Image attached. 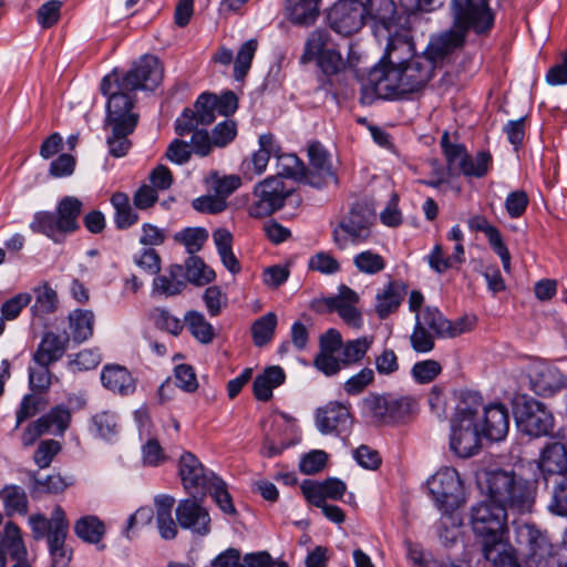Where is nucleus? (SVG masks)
<instances>
[{
    "label": "nucleus",
    "instance_id": "f257e3e1",
    "mask_svg": "<svg viewBox=\"0 0 567 567\" xmlns=\"http://www.w3.org/2000/svg\"><path fill=\"white\" fill-rule=\"evenodd\" d=\"M450 12L453 19L452 28L439 35L432 44L436 55L461 48L470 31L481 35L488 33L494 25V14L488 0H451Z\"/></svg>",
    "mask_w": 567,
    "mask_h": 567
},
{
    "label": "nucleus",
    "instance_id": "f03ea898",
    "mask_svg": "<svg viewBox=\"0 0 567 567\" xmlns=\"http://www.w3.org/2000/svg\"><path fill=\"white\" fill-rule=\"evenodd\" d=\"M487 496L508 513L524 515L535 506L538 483L514 471L495 470L486 474Z\"/></svg>",
    "mask_w": 567,
    "mask_h": 567
},
{
    "label": "nucleus",
    "instance_id": "7ed1b4c3",
    "mask_svg": "<svg viewBox=\"0 0 567 567\" xmlns=\"http://www.w3.org/2000/svg\"><path fill=\"white\" fill-rule=\"evenodd\" d=\"M482 399L475 392L465 393L455 409L451 422L450 447L460 457H470L481 447L482 432L476 414Z\"/></svg>",
    "mask_w": 567,
    "mask_h": 567
},
{
    "label": "nucleus",
    "instance_id": "20e7f679",
    "mask_svg": "<svg viewBox=\"0 0 567 567\" xmlns=\"http://www.w3.org/2000/svg\"><path fill=\"white\" fill-rule=\"evenodd\" d=\"M29 523L35 539L47 538L52 559L51 567H68L71 550L65 546L69 522L63 508L56 505L50 518L42 514L31 515Z\"/></svg>",
    "mask_w": 567,
    "mask_h": 567
},
{
    "label": "nucleus",
    "instance_id": "39448f33",
    "mask_svg": "<svg viewBox=\"0 0 567 567\" xmlns=\"http://www.w3.org/2000/svg\"><path fill=\"white\" fill-rule=\"evenodd\" d=\"M508 512L491 498L480 502L471 509L473 533L481 539L483 549L499 546L508 537Z\"/></svg>",
    "mask_w": 567,
    "mask_h": 567
},
{
    "label": "nucleus",
    "instance_id": "423d86ee",
    "mask_svg": "<svg viewBox=\"0 0 567 567\" xmlns=\"http://www.w3.org/2000/svg\"><path fill=\"white\" fill-rule=\"evenodd\" d=\"M136 90H124L121 87V79L117 71L114 70L106 74L101 81V92L109 96L106 103L105 124L126 125L128 121H133L137 125L138 114L132 112L134 106V92Z\"/></svg>",
    "mask_w": 567,
    "mask_h": 567
},
{
    "label": "nucleus",
    "instance_id": "0eeeda50",
    "mask_svg": "<svg viewBox=\"0 0 567 567\" xmlns=\"http://www.w3.org/2000/svg\"><path fill=\"white\" fill-rule=\"evenodd\" d=\"M374 221L373 212L364 204H354L332 231L333 243L340 249L349 244H361L371 236Z\"/></svg>",
    "mask_w": 567,
    "mask_h": 567
},
{
    "label": "nucleus",
    "instance_id": "6e6552de",
    "mask_svg": "<svg viewBox=\"0 0 567 567\" xmlns=\"http://www.w3.org/2000/svg\"><path fill=\"white\" fill-rule=\"evenodd\" d=\"M515 416L522 432L534 437L549 435L554 429L551 411L545 403L527 395L516 399Z\"/></svg>",
    "mask_w": 567,
    "mask_h": 567
},
{
    "label": "nucleus",
    "instance_id": "1a4fd4ad",
    "mask_svg": "<svg viewBox=\"0 0 567 567\" xmlns=\"http://www.w3.org/2000/svg\"><path fill=\"white\" fill-rule=\"evenodd\" d=\"M427 487L436 507L449 514L464 502V487L458 472L442 467L427 481Z\"/></svg>",
    "mask_w": 567,
    "mask_h": 567
},
{
    "label": "nucleus",
    "instance_id": "9d476101",
    "mask_svg": "<svg viewBox=\"0 0 567 567\" xmlns=\"http://www.w3.org/2000/svg\"><path fill=\"white\" fill-rule=\"evenodd\" d=\"M292 188H287L278 176H269L254 187V200L248 214L254 218H264L281 209Z\"/></svg>",
    "mask_w": 567,
    "mask_h": 567
},
{
    "label": "nucleus",
    "instance_id": "9b49d317",
    "mask_svg": "<svg viewBox=\"0 0 567 567\" xmlns=\"http://www.w3.org/2000/svg\"><path fill=\"white\" fill-rule=\"evenodd\" d=\"M436 40H431L426 55L412 56L403 66L400 68L403 87L406 94L421 90L432 78L434 71V63L450 54L446 52L442 55H436L432 50V44Z\"/></svg>",
    "mask_w": 567,
    "mask_h": 567
},
{
    "label": "nucleus",
    "instance_id": "f8f14e48",
    "mask_svg": "<svg viewBox=\"0 0 567 567\" xmlns=\"http://www.w3.org/2000/svg\"><path fill=\"white\" fill-rule=\"evenodd\" d=\"M120 79L124 90H154L163 79V68L155 55L145 54Z\"/></svg>",
    "mask_w": 567,
    "mask_h": 567
},
{
    "label": "nucleus",
    "instance_id": "ddd939ff",
    "mask_svg": "<svg viewBox=\"0 0 567 567\" xmlns=\"http://www.w3.org/2000/svg\"><path fill=\"white\" fill-rule=\"evenodd\" d=\"M362 0H339L329 12L331 28L339 34L350 35L365 23Z\"/></svg>",
    "mask_w": 567,
    "mask_h": 567
},
{
    "label": "nucleus",
    "instance_id": "4468645a",
    "mask_svg": "<svg viewBox=\"0 0 567 567\" xmlns=\"http://www.w3.org/2000/svg\"><path fill=\"white\" fill-rule=\"evenodd\" d=\"M402 85L400 68L380 63L368 74L367 86L380 99L394 100L405 96L406 92Z\"/></svg>",
    "mask_w": 567,
    "mask_h": 567
},
{
    "label": "nucleus",
    "instance_id": "2eb2a0df",
    "mask_svg": "<svg viewBox=\"0 0 567 567\" xmlns=\"http://www.w3.org/2000/svg\"><path fill=\"white\" fill-rule=\"evenodd\" d=\"M352 424L349 406L340 402H329L316 411V426L321 434H347Z\"/></svg>",
    "mask_w": 567,
    "mask_h": 567
},
{
    "label": "nucleus",
    "instance_id": "dca6fc26",
    "mask_svg": "<svg viewBox=\"0 0 567 567\" xmlns=\"http://www.w3.org/2000/svg\"><path fill=\"white\" fill-rule=\"evenodd\" d=\"M308 158L310 168H306V184L315 188H322L330 183H337L330 154L319 142L309 144Z\"/></svg>",
    "mask_w": 567,
    "mask_h": 567
},
{
    "label": "nucleus",
    "instance_id": "f3484780",
    "mask_svg": "<svg viewBox=\"0 0 567 567\" xmlns=\"http://www.w3.org/2000/svg\"><path fill=\"white\" fill-rule=\"evenodd\" d=\"M559 436L563 442L547 443L539 453L537 467L547 485L551 478L567 475V436L563 431Z\"/></svg>",
    "mask_w": 567,
    "mask_h": 567
},
{
    "label": "nucleus",
    "instance_id": "a211bd4d",
    "mask_svg": "<svg viewBox=\"0 0 567 567\" xmlns=\"http://www.w3.org/2000/svg\"><path fill=\"white\" fill-rule=\"evenodd\" d=\"M322 301L330 312H337L349 327L360 329L363 326L362 313L357 308L360 297L348 286L341 285L338 295L327 297Z\"/></svg>",
    "mask_w": 567,
    "mask_h": 567
},
{
    "label": "nucleus",
    "instance_id": "6ab92c4d",
    "mask_svg": "<svg viewBox=\"0 0 567 567\" xmlns=\"http://www.w3.org/2000/svg\"><path fill=\"white\" fill-rule=\"evenodd\" d=\"M441 146L450 168L457 167L464 175L474 177H483L487 173L492 162V156L489 153H477V165L480 168L475 172L468 162H465V158L468 155L466 148L462 144L450 143V136L447 132H444L441 137Z\"/></svg>",
    "mask_w": 567,
    "mask_h": 567
},
{
    "label": "nucleus",
    "instance_id": "aec40b11",
    "mask_svg": "<svg viewBox=\"0 0 567 567\" xmlns=\"http://www.w3.org/2000/svg\"><path fill=\"white\" fill-rule=\"evenodd\" d=\"M179 476L189 493L206 495L209 484L217 477L214 472L206 470L192 453L185 452L179 458Z\"/></svg>",
    "mask_w": 567,
    "mask_h": 567
},
{
    "label": "nucleus",
    "instance_id": "412c9836",
    "mask_svg": "<svg viewBox=\"0 0 567 567\" xmlns=\"http://www.w3.org/2000/svg\"><path fill=\"white\" fill-rule=\"evenodd\" d=\"M342 336L337 329H329L319 339V353L313 360V365L327 377L340 372L339 358L336 353L342 350Z\"/></svg>",
    "mask_w": 567,
    "mask_h": 567
},
{
    "label": "nucleus",
    "instance_id": "4be33fe9",
    "mask_svg": "<svg viewBox=\"0 0 567 567\" xmlns=\"http://www.w3.org/2000/svg\"><path fill=\"white\" fill-rule=\"evenodd\" d=\"M532 390L540 396H551L565 386L561 372L546 362H536L528 372Z\"/></svg>",
    "mask_w": 567,
    "mask_h": 567
},
{
    "label": "nucleus",
    "instance_id": "5701e85b",
    "mask_svg": "<svg viewBox=\"0 0 567 567\" xmlns=\"http://www.w3.org/2000/svg\"><path fill=\"white\" fill-rule=\"evenodd\" d=\"M478 427L489 441H503L509 430V413L503 403H492L483 409Z\"/></svg>",
    "mask_w": 567,
    "mask_h": 567
},
{
    "label": "nucleus",
    "instance_id": "b1692460",
    "mask_svg": "<svg viewBox=\"0 0 567 567\" xmlns=\"http://www.w3.org/2000/svg\"><path fill=\"white\" fill-rule=\"evenodd\" d=\"M176 518L182 528L192 529L199 535H206L209 532V514L195 498L179 502Z\"/></svg>",
    "mask_w": 567,
    "mask_h": 567
},
{
    "label": "nucleus",
    "instance_id": "393cba45",
    "mask_svg": "<svg viewBox=\"0 0 567 567\" xmlns=\"http://www.w3.org/2000/svg\"><path fill=\"white\" fill-rule=\"evenodd\" d=\"M406 290L408 286L403 281L392 280L377 291L374 311L379 319L384 320L399 310Z\"/></svg>",
    "mask_w": 567,
    "mask_h": 567
},
{
    "label": "nucleus",
    "instance_id": "a878e982",
    "mask_svg": "<svg viewBox=\"0 0 567 567\" xmlns=\"http://www.w3.org/2000/svg\"><path fill=\"white\" fill-rule=\"evenodd\" d=\"M101 382L105 389L120 395H131L136 390V380L125 367L118 364L105 365Z\"/></svg>",
    "mask_w": 567,
    "mask_h": 567
},
{
    "label": "nucleus",
    "instance_id": "bb28decb",
    "mask_svg": "<svg viewBox=\"0 0 567 567\" xmlns=\"http://www.w3.org/2000/svg\"><path fill=\"white\" fill-rule=\"evenodd\" d=\"M70 337L59 336L54 332H45L37 351L33 354V361L41 364H51L59 361L65 353Z\"/></svg>",
    "mask_w": 567,
    "mask_h": 567
},
{
    "label": "nucleus",
    "instance_id": "cd10ccee",
    "mask_svg": "<svg viewBox=\"0 0 567 567\" xmlns=\"http://www.w3.org/2000/svg\"><path fill=\"white\" fill-rule=\"evenodd\" d=\"M346 488V484L338 478H327L320 483L305 481L302 484V492L311 504H321L327 498L339 499Z\"/></svg>",
    "mask_w": 567,
    "mask_h": 567
},
{
    "label": "nucleus",
    "instance_id": "c85d7f7f",
    "mask_svg": "<svg viewBox=\"0 0 567 567\" xmlns=\"http://www.w3.org/2000/svg\"><path fill=\"white\" fill-rule=\"evenodd\" d=\"M7 553L14 560H21L27 556L20 528L12 522H8L0 533V567H6Z\"/></svg>",
    "mask_w": 567,
    "mask_h": 567
},
{
    "label": "nucleus",
    "instance_id": "c756f323",
    "mask_svg": "<svg viewBox=\"0 0 567 567\" xmlns=\"http://www.w3.org/2000/svg\"><path fill=\"white\" fill-rule=\"evenodd\" d=\"M412 50L413 45L406 37L392 34L391 31H389L381 64L391 68H401L411 59Z\"/></svg>",
    "mask_w": 567,
    "mask_h": 567
},
{
    "label": "nucleus",
    "instance_id": "7c9ffc66",
    "mask_svg": "<svg viewBox=\"0 0 567 567\" xmlns=\"http://www.w3.org/2000/svg\"><path fill=\"white\" fill-rule=\"evenodd\" d=\"M362 4L365 21L371 20L377 30L381 27L386 32L391 31L396 13L393 0H362Z\"/></svg>",
    "mask_w": 567,
    "mask_h": 567
},
{
    "label": "nucleus",
    "instance_id": "2f4dec72",
    "mask_svg": "<svg viewBox=\"0 0 567 567\" xmlns=\"http://www.w3.org/2000/svg\"><path fill=\"white\" fill-rule=\"evenodd\" d=\"M184 267L178 264L171 265L167 272L153 280V293L165 297L177 296L186 288Z\"/></svg>",
    "mask_w": 567,
    "mask_h": 567
},
{
    "label": "nucleus",
    "instance_id": "473e14b6",
    "mask_svg": "<svg viewBox=\"0 0 567 567\" xmlns=\"http://www.w3.org/2000/svg\"><path fill=\"white\" fill-rule=\"evenodd\" d=\"M105 127H111V133L106 137L109 154L113 157L125 156L132 147V142L128 136L134 132L136 125L133 121H128L126 125L122 124H105Z\"/></svg>",
    "mask_w": 567,
    "mask_h": 567
},
{
    "label": "nucleus",
    "instance_id": "72a5a7b5",
    "mask_svg": "<svg viewBox=\"0 0 567 567\" xmlns=\"http://www.w3.org/2000/svg\"><path fill=\"white\" fill-rule=\"evenodd\" d=\"M320 0H287L288 19L296 25L309 27L319 17Z\"/></svg>",
    "mask_w": 567,
    "mask_h": 567
},
{
    "label": "nucleus",
    "instance_id": "f704fd0d",
    "mask_svg": "<svg viewBox=\"0 0 567 567\" xmlns=\"http://www.w3.org/2000/svg\"><path fill=\"white\" fill-rule=\"evenodd\" d=\"M284 370L278 365L267 368L254 380V394L259 401H268L272 396V390L285 382Z\"/></svg>",
    "mask_w": 567,
    "mask_h": 567
},
{
    "label": "nucleus",
    "instance_id": "c9c22d12",
    "mask_svg": "<svg viewBox=\"0 0 567 567\" xmlns=\"http://www.w3.org/2000/svg\"><path fill=\"white\" fill-rule=\"evenodd\" d=\"M174 503V497L168 495H161L155 498L156 525L161 537L164 539H173L177 535L176 524L172 517Z\"/></svg>",
    "mask_w": 567,
    "mask_h": 567
},
{
    "label": "nucleus",
    "instance_id": "e433bc0d",
    "mask_svg": "<svg viewBox=\"0 0 567 567\" xmlns=\"http://www.w3.org/2000/svg\"><path fill=\"white\" fill-rule=\"evenodd\" d=\"M280 152V147L277 144L272 134H262L259 136V150L256 151L249 162H247L248 169L251 166L254 174H262L268 165L270 156L277 155Z\"/></svg>",
    "mask_w": 567,
    "mask_h": 567
},
{
    "label": "nucleus",
    "instance_id": "4c0bfd02",
    "mask_svg": "<svg viewBox=\"0 0 567 567\" xmlns=\"http://www.w3.org/2000/svg\"><path fill=\"white\" fill-rule=\"evenodd\" d=\"M82 210V203L73 196L63 197L56 207V217L60 221V229L65 234L73 233L79 228L78 218Z\"/></svg>",
    "mask_w": 567,
    "mask_h": 567
},
{
    "label": "nucleus",
    "instance_id": "58836bf2",
    "mask_svg": "<svg viewBox=\"0 0 567 567\" xmlns=\"http://www.w3.org/2000/svg\"><path fill=\"white\" fill-rule=\"evenodd\" d=\"M94 313L91 310L76 309L69 315V326L73 341L81 343L93 336Z\"/></svg>",
    "mask_w": 567,
    "mask_h": 567
},
{
    "label": "nucleus",
    "instance_id": "ea45409f",
    "mask_svg": "<svg viewBox=\"0 0 567 567\" xmlns=\"http://www.w3.org/2000/svg\"><path fill=\"white\" fill-rule=\"evenodd\" d=\"M373 344L372 336H363L343 342L341 357L339 358L340 370L344 367L359 363Z\"/></svg>",
    "mask_w": 567,
    "mask_h": 567
},
{
    "label": "nucleus",
    "instance_id": "a19ab883",
    "mask_svg": "<svg viewBox=\"0 0 567 567\" xmlns=\"http://www.w3.org/2000/svg\"><path fill=\"white\" fill-rule=\"evenodd\" d=\"M330 33L327 30L317 29L312 31L305 43L303 53L300 56L302 64L317 60L326 50H330Z\"/></svg>",
    "mask_w": 567,
    "mask_h": 567
},
{
    "label": "nucleus",
    "instance_id": "79ce46f5",
    "mask_svg": "<svg viewBox=\"0 0 567 567\" xmlns=\"http://www.w3.org/2000/svg\"><path fill=\"white\" fill-rule=\"evenodd\" d=\"M111 204L115 209L114 221L117 228L126 229L137 223L138 215L134 212L125 193H114L111 197Z\"/></svg>",
    "mask_w": 567,
    "mask_h": 567
},
{
    "label": "nucleus",
    "instance_id": "37998d69",
    "mask_svg": "<svg viewBox=\"0 0 567 567\" xmlns=\"http://www.w3.org/2000/svg\"><path fill=\"white\" fill-rule=\"evenodd\" d=\"M192 336L200 343L208 344L215 338L214 327L205 319L202 312L192 310L184 317Z\"/></svg>",
    "mask_w": 567,
    "mask_h": 567
},
{
    "label": "nucleus",
    "instance_id": "c03bdc74",
    "mask_svg": "<svg viewBox=\"0 0 567 567\" xmlns=\"http://www.w3.org/2000/svg\"><path fill=\"white\" fill-rule=\"evenodd\" d=\"M30 227L34 233L43 234L55 243L62 241L65 235L64 230L60 229L58 217L50 212L37 213Z\"/></svg>",
    "mask_w": 567,
    "mask_h": 567
},
{
    "label": "nucleus",
    "instance_id": "a18cd8bd",
    "mask_svg": "<svg viewBox=\"0 0 567 567\" xmlns=\"http://www.w3.org/2000/svg\"><path fill=\"white\" fill-rule=\"evenodd\" d=\"M522 534H525L527 537L529 547L528 555L534 564L538 565L543 559L551 555V546L546 536H544L539 530L526 525L522 530Z\"/></svg>",
    "mask_w": 567,
    "mask_h": 567
},
{
    "label": "nucleus",
    "instance_id": "49530a36",
    "mask_svg": "<svg viewBox=\"0 0 567 567\" xmlns=\"http://www.w3.org/2000/svg\"><path fill=\"white\" fill-rule=\"evenodd\" d=\"M486 560L493 564V567H522L514 548L508 544V539L502 545L489 546L483 549Z\"/></svg>",
    "mask_w": 567,
    "mask_h": 567
},
{
    "label": "nucleus",
    "instance_id": "de8ad7c7",
    "mask_svg": "<svg viewBox=\"0 0 567 567\" xmlns=\"http://www.w3.org/2000/svg\"><path fill=\"white\" fill-rule=\"evenodd\" d=\"M277 157V175L279 178L288 177L306 184V167L295 154H279Z\"/></svg>",
    "mask_w": 567,
    "mask_h": 567
},
{
    "label": "nucleus",
    "instance_id": "09e8293b",
    "mask_svg": "<svg viewBox=\"0 0 567 567\" xmlns=\"http://www.w3.org/2000/svg\"><path fill=\"white\" fill-rule=\"evenodd\" d=\"M0 497L7 515L25 514L28 512V497L22 487L17 485L4 486L0 491Z\"/></svg>",
    "mask_w": 567,
    "mask_h": 567
},
{
    "label": "nucleus",
    "instance_id": "8fccbe9b",
    "mask_svg": "<svg viewBox=\"0 0 567 567\" xmlns=\"http://www.w3.org/2000/svg\"><path fill=\"white\" fill-rule=\"evenodd\" d=\"M185 279L197 286L206 285L215 279V271L208 268L202 258L190 255L186 260L185 267Z\"/></svg>",
    "mask_w": 567,
    "mask_h": 567
},
{
    "label": "nucleus",
    "instance_id": "3c124183",
    "mask_svg": "<svg viewBox=\"0 0 567 567\" xmlns=\"http://www.w3.org/2000/svg\"><path fill=\"white\" fill-rule=\"evenodd\" d=\"M415 320L431 329L437 338H446L449 319L436 307H425L421 313L415 315Z\"/></svg>",
    "mask_w": 567,
    "mask_h": 567
},
{
    "label": "nucleus",
    "instance_id": "603ef678",
    "mask_svg": "<svg viewBox=\"0 0 567 567\" xmlns=\"http://www.w3.org/2000/svg\"><path fill=\"white\" fill-rule=\"evenodd\" d=\"M33 292L35 300L31 309L34 316L43 317L55 311L58 306V295L55 290L48 285H42L35 287Z\"/></svg>",
    "mask_w": 567,
    "mask_h": 567
},
{
    "label": "nucleus",
    "instance_id": "864d4df0",
    "mask_svg": "<svg viewBox=\"0 0 567 567\" xmlns=\"http://www.w3.org/2000/svg\"><path fill=\"white\" fill-rule=\"evenodd\" d=\"M75 534L83 540L92 544L99 543L104 533V524L95 516L80 518L74 525Z\"/></svg>",
    "mask_w": 567,
    "mask_h": 567
},
{
    "label": "nucleus",
    "instance_id": "5fc2aeb1",
    "mask_svg": "<svg viewBox=\"0 0 567 567\" xmlns=\"http://www.w3.org/2000/svg\"><path fill=\"white\" fill-rule=\"evenodd\" d=\"M551 498L548 509L559 516H567V474L551 478Z\"/></svg>",
    "mask_w": 567,
    "mask_h": 567
},
{
    "label": "nucleus",
    "instance_id": "6e6d98bb",
    "mask_svg": "<svg viewBox=\"0 0 567 567\" xmlns=\"http://www.w3.org/2000/svg\"><path fill=\"white\" fill-rule=\"evenodd\" d=\"M277 326V316L274 312H268L258 318L251 327V334L254 343L257 347H262L270 342L274 337Z\"/></svg>",
    "mask_w": 567,
    "mask_h": 567
},
{
    "label": "nucleus",
    "instance_id": "4d7b16f0",
    "mask_svg": "<svg viewBox=\"0 0 567 567\" xmlns=\"http://www.w3.org/2000/svg\"><path fill=\"white\" fill-rule=\"evenodd\" d=\"M174 239L183 244L189 255H195L208 239V231L202 227H188L176 233Z\"/></svg>",
    "mask_w": 567,
    "mask_h": 567
},
{
    "label": "nucleus",
    "instance_id": "13d9d810",
    "mask_svg": "<svg viewBox=\"0 0 567 567\" xmlns=\"http://www.w3.org/2000/svg\"><path fill=\"white\" fill-rule=\"evenodd\" d=\"M257 40L250 39L239 48L234 63V78L236 81H243L247 75L257 51Z\"/></svg>",
    "mask_w": 567,
    "mask_h": 567
},
{
    "label": "nucleus",
    "instance_id": "bf43d9fd",
    "mask_svg": "<svg viewBox=\"0 0 567 567\" xmlns=\"http://www.w3.org/2000/svg\"><path fill=\"white\" fill-rule=\"evenodd\" d=\"M40 421H44V425L48 432H52L53 434H63L70 424L71 412L69 408L64 405H58L53 408L48 414L40 417Z\"/></svg>",
    "mask_w": 567,
    "mask_h": 567
},
{
    "label": "nucleus",
    "instance_id": "052dcab7",
    "mask_svg": "<svg viewBox=\"0 0 567 567\" xmlns=\"http://www.w3.org/2000/svg\"><path fill=\"white\" fill-rule=\"evenodd\" d=\"M206 184L208 188L224 200L233 194L236 189H238L241 185V179L237 175L229 176H218L217 173H213L207 179Z\"/></svg>",
    "mask_w": 567,
    "mask_h": 567
},
{
    "label": "nucleus",
    "instance_id": "680f3d73",
    "mask_svg": "<svg viewBox=\"0 0 567 567\" xmlns=\"http://www.w3.org/2000/svg\"><path fill=\"white\" fill-rule=\"evenodd\" d=\"M215 105L216 94L214 93L205 92L197 97L194 111L202 125H209L216 120L217 110Z\"/></svg>",
    "mask_w": 567,
    "mask_h": 567
},
{
    "label": "nucleus",
    "instance_id": "e2e57ef3",
    "mask_svg": "<svg viewBox=\"0 0 567 567\" xmlns=\"http://www.w3.org/2000/svg\"><path fill=\"white\" fill-rule=\"evenodd\" d=\"M435 334L423 327L419 320H415L413 331L410 336L412 349L417 353H429L435 347Z\"/></svg>",
    "mask_w": 567,
    "mask_h": 567
},
{
    "label": "nucleus",
    "instance_id": "0e129e2a",
    "mask_svg": "<svg viewBox=\"0 0 567 567\" xmlns=\"http://www.w3.org/2000/svg\"><path fill=\"white\" fill-rule=\"evenodd\" d=\"M206 493H209L218 507L226 514H235L233 498L227 489V484L218 476L209 484Z\"/></svg>",
    "mask_w": 567,
    "mask_h": 567
},
{
    "label": "nucleus",
    "instance_id": "69168bd1",
    "mask_svg": "<svg viewBox=\"0 0 567 567\" xmlns=\"http://www.w3.org/2000/svg\"><path fill=\"white\" fill-rule=\"evenodd\" d=\"M353 264L360 272L367 275H375L385 268L383 257L371 250L358 254L353 259Z\"/></svg>",
    "mask_w": 567,
    "mask_h": 567
},
{
    "label": "nucleus",
    "instance_id": "338daca9",
    "mask_svg": "<svg viewBox=\"0 0 567 567\" xmlns=\"http://www.w3.org/2000/svg\"><path fill=\"white\" fill-rule=\"evenodd\" d=\"M151 318L156 328L167 331L173 336H178L184 328L183 322L164 308L153 309Z\"/></svg>",
    "mask_w": 567,
    "mask_h": 567
},
{
    "label": "nucleus",
    "instance_id": "774afa93",
    "mask_svg": "<svg viewBox=\"0 0 567 567\" xmlns=\"http://www.w3.org/2000/svg\"><path fill=\"white\" fill-rule=\"evenodd\" d=\"M317 65L327 76L337 75L346 69V62L336 49L326 50L317 60Z\"/></svg>",
    "mask_w": 567,
    "mask_h": 567
}]
</instances>
